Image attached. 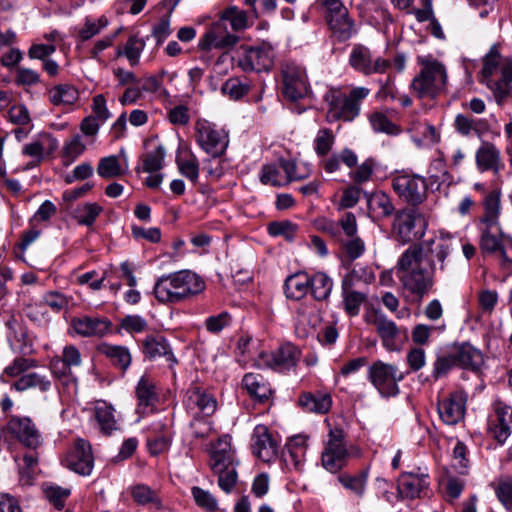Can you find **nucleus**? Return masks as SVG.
<instances>
[{
	"instance_id": "nucleus-37",
	"label": "nucleus",
	"mask_w": 512,
	"mask_h": 512,
	"mask_svg": "<svg viewBox=\"0 0 512 512\" xmlns=\"http://www.w3.org/2000/svg\"><path fill=\"white\" fill-rule=\"evenodd\" d=\"M328 26L335 38L338 41L344 42L352 38L357 33V25L355 21L350 17L348 10L346 13H341L332 18L328 22Z\"/></svg>"
},
{
	"instance_id": "nucleus-12",
	"label": "nucleus",
	"mask_w": 512,
	"mask_h": 512,
	"mask_svg": "<svg viewBox=\"0 0 512 512\" xmlns=\"http://www.w3.org/2000/svg\"><path fill=\"white\" fill-rule=\"evenodd\" d=\"M282 94L291 101L305 97L309 92L306 70L295 62H285L281 65Z\"/></svg>"
},
{
	"instance_id": "nucleus-5",
	"label": "nucleus",
	"mask_w": 512,
	"mask_h": 512,
	"mask_svg": "<svg viewBox=\"0 0 512 512\" xmlns=\"http://www.w3.org/2000/svg\"><path fill=\"white\" fill-rule=\"evenodd\" d=\"M370 94L366 87H354L349 94L340 89H329L324 95L327 104V119L329 121L354 120L360 113V103Z\"/></svg>"
},
{
	"instance_id": "nucleus-45",
	"label": "nucleus",
	"mask_w": 512,
	"mask_h": 512,
	"mask_svg": "<svg viewBox=\"0 0 512 512\" xmlns=\"http://www.w3.org/2000/svg\"><path fill=\"white\" fill-rule=\"evenodd\" d=\"M299 404L308 412L323 414L329 411L332 400L328 394L307 393L300 397Z\"/></svg>"
},
{
	"instance_id": "nucleus-7",
	"label": "nucleus",
	"mask_w": 512,
	"mask_h": 512,
	"mask_svg": "<svg viewBox=\"0 0 512 512\" xmlns=\"http://www.w3.org/2000/svg\"><path fill=\"white\" fill-rule=\"evenodd\" d=\"M419 63L422 68L413 79L411 88L420 98H434L445 89L446 68L441 62L431 58H419Z\"/></svg>"
},
{
	"instance_id": "nucleus-42",
	"label": "nucleus",
	"mask_w": 512,
	"mask_h": 512,
	"mask_svg": "<svg viewBox=\"0 0 512 512\" xmlns=\"http://www.w3.org/2000/svg\"><path fill=\"white\" fill-rule=\"evenodd\" d=\"M50 102L55 106L73 105L79 98L78 90L70 84H59L48 92Z\"/></svg>"
},
{
	"instance_id": "nucleus-27",
	"label": "nucleus",
	"mask_w": 512,
	"mask_h": 512,
	"mask_svg": "<svg viewBox=\"0 0 512 512\" xmlns=\"http://www.w3.org/2000/svg\"><path fill=\"white\" fill-rule=\"evenodd\" d=\"M368 323L373 325L383 346L392 350L395 348V339L399 334L397 325L382 312L374 311L368 316Z\"/></svg>"
},
{
	"instance_id": "nucleus-64",
	"label": "nucleus",
	"mask_w": 512,
	"mask_h": 512,
	"mask_svg": "<svg viewBox=\"0 0 512 512\" xmlns=\"http://www.w3.org/2000/svg\"><path fill=\"white\" fill-rule=\"evenodd\" d=\"M260 181L265 185L275 187L286 185L285 177L280 174V168L275 164H267L262 167Z\"/></svg>"
},
{
	"instance_id": "nucleus-28",
	"label": "nucleus",
	"mask_w": 512,
	"mask_h": 512,
	"mask_svg": "<svg viewBox=\"0 0 512 512\" xmlns=\"http://www.w3.org/2000/svg\"><path fill=\"white\" fill-rule=\"evenodd\" d=\"M477 169L480 172L493 171L498 174L503 168L500 150L490 142H484L475 153Z\"/></svg>"
},
{
	"instance_id": "nucleus-32",
	"label": "nucleus",
	"mask_w": 512,
	"mask_h": 512,
	"mask_svg": "<svg viewBox=\"0 0 512 512\" xmlns=\"http://www.w3.org/2000/svg\"><path fill=\"white\" fill-rule=\"evenodd\" d=\"M367 200L368 214L375 219H383L391 216L394 212V205L390 197L383 191L374 193L364 192Z\"/></svg>"
},
{
	"instance_id": "nucleus-57",
	"label": "nucleus",
	"mask_w": 512,
	"mask_h": 512,
	"mask_svg": "<svg viewBox=\"0 0 512 512\" xmlns=\"http://www.w3.org/2000/svg\"><path fill=\"white\" fill-rule=\"evenodd\" d=\"M102 210L97 203H85L76 209L77 222L81 225L92 226Z\"/></svg>"
},
{
	"instance_id": "nucleus-14",
	"label": "nucleus",
	"mask_w": 512,
	"mask_h": 512,
	"mask_svg": "<svg viewBox=\"0 0 512 512\" xmlns=\"http://www.w3.org/2000/svg\"><path fill=\"white\" fill-rule=\"evenodd\" d=\"M349 65L356 72L369 76L385 73L390 68L391 62L380 56H375L369 47L356 44L351 49Z\"/></svg>"
},
{
	"instance_id": "nucleus-35",
	"label": "nucleus",
	"mask_w": 512,
	"mask_h": 512,
	"mask_svg": "<svg viewBox=\"0 0 512 512\" xmlns=\"http://www.w3.org/2000/svg\"><path fill=\"white\" fill-rule=\"evenodd\" d=\"M456 131L462 136H482L489 131V123L486 119L474 118L464 114H458L454 120Z\"/></svg>"
},
{
	"instance_id": "nucleus-22",
	"label": "nucleus",
	"mask_w": 512,
	"mask_h": 512,
	"mask_svg": "<svg viewBox=\"0 0 512 512\" xmlns=\"http://www.w3.org/2000/svg\"><path fill=\"white\" fill-rule=\"evenodd\" d=\"M489 423L495 439L503 444L511 434L512 407L501 400L494 401Z\"/></svg>"
},
{
	"instance_id": "nucleus-8",
	"label": "nucleus",
	"mask_w": 512,
	"mask_h": 512,
	"mask_svg": "<svg viewBox=\"0 0 512 512\" xmlns=\"http://www.w3.org/2000/svg\"><path fill=\"white\" fill-rule=\"evenodd\" d=\"M353 451L359 455V449H348L345 442V433L338 427L330 428L327 441L321 455L323 467L330 473H337L347 466Z\"/></svg>"
},
{
	"instance_id": "nucleus-39",
	"label": "nucleus",
	"mask_w": 512,
	"mask_h": 512,
	"mask_svg": "<svg viewBox=\"0 0 512 512\" xmlns=\"http://www.w3.org/2000/svg\"><path fill=\"white\" fill-rule=\"evenodd\" d=\"M242 385L248 394L259 402L268 400L272 393L269 384L259 374H245L242 379Z\"/></svg>"
},
{
	"instance_id": "nucleus-2",
	"label": "nucleus",
	"mask_w": 512,
	"mask_h": 512,
	"mask_svg": "<svg viewBox=\"0 0 512 512\" xmlns=\"http://www.w3.org/2000/svg\"><path fill=\"white\" fill-rule=\"evenodd\" d=\"M421 251L408 247L399 257L396 270L405 292L421 301L434 285L435 275L422 266Z\"/></svg>"
},
{
	"instance_id": "nucleus-15",
	"label": "nucleus",
	"mask_w": 512,
	"mask_h": 512,
	"mask_svg": "<svg viewBox=\"0 0 512 512\" xmlns=\"http://www.w3.org/2000/svg\"><path fill=\"white\" fill-rule=\"evenodd\" d=\"M141 351L144 357L150 361L163 360L175 375V366L178 359L168 340L159 334L147 335L141 342Z\"/></svg>"
},
{
	"instance_id": "nucleus-63",
	"label": "nucleus",
	"mask_w": 512,
	"mask_h": 512,
	"mask_svg": "<svg viewBox=\"0 0 512 512\" xmlns=\"http://www.w3.org/2000/svg\"><path fill=\"white\" fill-rule=\"evenodd\" d=\"M297 225L290 221H275L268 225V233L271 236H283L286 240L292 241L297 232Z\"/></svg>"
},
{
	"instance_id": "nucleus-46",
	"label": "nucleus",
	"mask_w": 512,
	"mask_h": 512,
	"mask_svg": "<svg viewBox=\"0 0 512 512\" xmlns=\"http://www.w3.org/2000/svg\"><path fill=\"white\" fill-rule=\"evenodd\" d=\"M12 387L17 391H25L27 389L34 388L41 392H46L50 389L51 382L46 376L32 372L21 376L13 383Z\"/></svg>"
},
{
	"instance_id": "nucleus-54",
	"label": "nucleus",
	"mask_w": 512,
	"mask_h": 512,
	"mask_svg": "<svg viewBox=\"0 0 512 512\" xmlns=\"http://www.w3.org/2000/svg\"><path fill=\"white\" fill-rule=\"evenodd\" d=\"M369 122L375 132L388 135H398L400 133V128L382 112L374 111L369 116Z\"/></svg>"
},
{
	"instance_id": "nucleus-36",
	"label": "nucleus",
	"mask_w": 512,
	"mask_h": 512,
	"mask_svg": "<svg viewBox=\"0 0 512 512\" xmlns=\"http://www.w3.org/2000/svg\"><path fill=\"white\" fill-rule=\"evenodd\" d=\"M95 419L102 433L110 435L118 429L114 407L104 400H97L94 403Z\"/></svg>"
},
{
	"instance_id": "nucleus-50",
	"label": "nucleus",
	"mask_w": 512,
	"mask_h": 512,
	"mask_svg": "<svg viewBox=\"0 0 512 512\" xmlns=\"http://www.w3.org/2000/svg\"><path fill=\"white\" fill-rule=\"evenodd\" d=\"M97 173L104 179H111L122 176L125 169L121 166L118 156L111 155L99 160Z\"/></svg>"
},
{
	"instance_id": "nucleus-55",
	"label": "nucleus",
	"mask_w": 512,
	"mask_h": 512,
	"mask_svg": "<svg viewBox=\"0 0 512 512\" xmlns=\"http://www.w3.org/2000/svg\"><path fill=\"white\" fill-rule=\"evenodd\" d=\"M176 162L180 174L193 184H196L199 178V162L197 157L193 153H190L185 158L177 159Z\"/></svg>"
},
{
	"instance_id": "nucleus-53",
	"label": "nucleus",
	"mask_w": 512,
	"mask_h": 512,
	"mask_svg": "<svg viewBox=\"0 0 512 512\" xmlns=\"http://www.w3.org/2000/svg\"><path fill=\"white\" fill-rule=\"evenodd\" d=\"M220 17L226 24L227 22L230 23L233 31H241L248 27L246 12L236 6L225 9Z\"/></svg>"
},
{
	"instance_id": "nucleus-31",
	"label": "nucleus",
	"mask_w": 512,
	"mask_h": 512,
	"mask_svg": "<svg viewBox=\"0 0 512 512\" xmlns=\"http://www.w3.org/2000/svg\"><path fill=\"white\" fill-rule=\"evenodd\" d=\"M172 434L169 424L157 421L151 425L147 446L152 455H159L168 450L171 444Z\"/></svg>"
},
{
	"instance_id": "nucleus-24",
	"label": "nucleus",
	"mask_w": 512,
	"mask_h": 512,
	"mask_svg": "<svg viewBox=\"0 0 512 512\" xmlns=\"http://www.w3.org/2000/svg\"><path fill=\"white\" fill-rule=\"evenodd\" d=\"M251 446L253 454L263 462H271L277 458L278 443L265 425H257L254 428Z\"/></svg>"
},
{
	"instance_id": "nucleus-56",
	"label": "nucleus",
	"mask_w": 512,
	"mask_h": 512,
	"mask_svg": "<svg viewBox=\"0 0 512 512\" xmlns=\"http://www.w3.org/2000/svg\"><path fill=\"white\" fill-rule=\"evenodd\" d=\"M145 42L135 36H131L122 51H118V55H124L129 61L131 66H136L139 63V59L142 51L144 50Z\"/></svg>"
},
{
	"instance_id": "nucleus-13",
	"label": "nucleus",
	"mask_w": 512,
	"mask_h": 512,
	"mask_svg": "<svg viewBox=\"0 0 512 512\" xmlns=\"http://www.w3.org/2000/svg\"><path fill=\"white\" fill-rule=\"evenodd\" d=\"M3 435H10L25 447L36 450L42 445L40 430L29 417L12 416L2 428Z\"/></svg>"
},
{
	"instance_id": "nucleus-16",
	"label": "nucleus",
	"mask_w": 512,
	"mask_h": 512,
	"mask_svg": "<svg viewBox=\"0 0 512 512\" xmlns=\"http://www.w3.org/2000/svg\"><path fill=\"white\" fill-rule=\"evenodd\" d=\"M275 51L268 43L247 48L238 60L244 71H269L274 65Z\"/></svg>"
},
{
	"instance_id": "nucleus-18",
	"label": "nucleus",
	"mask_w": 512,
	"mask_h": 512,
	"mask_svg": "<svg viewBox=\"0 0 512 512\" xmlns=\"http://www.w3.org/2000/svg\"><path fill=\"white\" fill-rule=\"evenodd\" d=\"M65 466L79 475H90L94 467L90 443L84 439H77L73 449L65 458Z\"/></svg>"
},
{
	"instance_id": "nucleus-49",
	"label": "nucleus",
	"mask_w": 512,
	"mask_h": 512,
	"mask_svg": "<svg viewBox=\"0 0 512 512\" xmlns=\"http://www.w3.org/2000/svg\"><path fill=\"white\" fill-rule=\"evenodd\" d=\"M54 150L57 147V141L49 134L41 136L39 139L28 143L23 148V154L34 157L39 162L44 155L46 148Z\"/></svg>"
},
{
	"instance_id": "nucleus-21",
	"label": "nucleus",
	"mask_w": 512,
	"mask_h": 512,
	"mask_svg": "<svg viewBox=\"0 0 512 512\" xmlns=\"http://www.w3.org/2000/svg\"><path fill=\"white\" fill-rule=\"evenodd\" d=\"M184 405L193 416H211L217 409L215 397L199 386H192L186 392Z\"/></svg>"
},
{
	"instance_id": "nucleus-1",
	"label": "nucleus",
	"mask_w": 512,
	"mask_h": 512,
	"mask_svg": "<svg viewBox=\"0 0 512 512\" xmlns=\"http://www.w3.org/2000/svg\"><path fill=\"white\" fill-rule=\"evenodd\" d=\"M500 192L491 191L483 200V214L479 218L480 242L483 253L497 257L500 266L512 272V238L500 225Z\"/></svg>"
},
{
	"instance_id": "nucleus-59",
	"label": "nucleus",
	"mask_w": 512,
	"mask_h": 512,
	"mask_svg": "<svg viewBox=\"0 0 512 512\" xmlns=\"http://www.w3.org/2000/svg\"><path fill=\"white\" fill-rule=\"evenodd\" d=\"M191 494L195 503L202 509L209 512H214L218 509L217 499L209 491L193 486Z\"/></svg>"
},
{
	"instance_id": "nucleus-20",
	"label": "nucleus",
	"mask_w": 512,
	"mask_h": 512,
	"mask_svg": "<svg viewBox=\"0 0 512 512\" xmlns=\"http://www.w3.org/2000/svg\"><path fill=\"white\" fill-rule=\"evenodd\" d=\"M239 38L227 29V24L219 18L213 22L199 42L203 50L224 49L234 46Z\"/></svg>"
},
{
	"instance_id": "nucleus-62",
	"label": "nucleus",
	"mask_w": 512,
	"mask_h": 512,
	"mask_svg": "<svg viewBox=\"0 0 512 512\" xmlns=\"http://www.w3.org/2000/svg\"><path fill=\"white\" fill-rule=\"evenodd\" d=\"M43 492L49 502L57 509H62L64 507L65 501L71 493L70 489L57 485H44Z\"/></svg>"
},
{
	"instance_id": "nucleus-10",
	"label": "nucleus",
	"mask_w": 512,
	"mask_h": 512,
	"mask_svg": "<svg viewBox=\"0 0 512 512\" xmlns=\"http://www.w3.org/2000/svg\"><path fill=\"white\" fill-rule=\"evenodd\" d=\"M427 226L426 218L419 211L405 209L396 213L392 231L398 241L408 243L421 239L425 235Z\"/></svg>"
},
{
	"instance_id": "nucleus-17",
	"label": "nucleus",
	"mask_w": 512,
	"mask_h": 512,
	"mask_svg": "<svg viewBox=\"0 0 512 512\" xmlns=\"http://www.w3.org/2000/svg\"><path fill=\"white\" fill-rule=\"evenodd\" d=\"M394 191L407 202L416 205L421 203L426 196V181L415 175H398L393 178Z\"/></svg>"
},
{
	"instance_id": "nucleus-33",
	"label": "nucleus",
	"mask_w": 512,
	"mask_h": 512,
	"mask_svg": "<svg viewBox=\"0 0 512 512\" xmlns=\"http://www.w3.org/2000/svg\"><path fill=\"white\" fill-rule=\"evenodd\" d=\"M428 485L427 474L405 473L400 479L398 490L402 497L415 499L420 497L421 493L427 489Z\"/></svg>"
},
{
	"instance_id": "nucleus-48",
	"label": "nucleus",
	"mask_w": 512,
	"mask_h": 512,
	"mask_svg": "<svg viewBox=\"0 0 512 512\" xmlns=\"http://www.w3.org/2000/svg\"><path fill=\"white\" fill-rule=\"evenodd\" d=\"M86 150V145L81 135L76 134L64 143L62 148V162L64 166H70Z\"/></svg>"
},
{
	"instance_id": "nucleus-4",
	"label": "nucleus",
	"mask_w": 512,
	"mask_h": 512,
	"mask_svg": "<svg viewBox=\"0 0 512 512\" xmlns=\"http://www.w3.org/2000/svg\"><path fill=\"white\" fill-rule=\"evenodd\" d=\"M205 289L204 280L195 272L181 270L159 277L153 288L160 303H179L196 296Z\"/></svg>"
},
{
	"instance_id": "nucleus-11",
	"label": "nucleus",
	"mask_w": 512,
	"mask_h": 512,
	"mask_svg": "<svg viewBox=\"0 0 512 512\" xmlns=\"http://www.w3.org/2000/svg\"><path fill=\"white\" fill-rule=\"evenodd\" d=\"M195 138L198 145L214 158L221 156L229 143L226 131L205 119L196 121Z\"/></svg>"
},
{
	"instance_id": "nucleus-26",
	"label": "nucleus",
	"mask_w": 512,
	"mask_h": 512,
	"mask_svg": "<svg viewBox=\"0 0 512 512\" xmlns=\"http://www.w3.org/2000/svg\"><path fill=\"white\" fill-rule=\"evenodd\" d=\"M300 351L292 344L282 345L273 353H263L262 359L266 366L283 372L296 366Z\"/></svg>"
},
{
	"instance_id": "nucleus-47",
	"label": "nucleus",
	"mask_w": 512,
	"mask_h": 512,
	"mask_svg": "<svg viewBox=\"0 0 512 512\" xmlns=\"http://www.w3.org/2000/svg\"><path fill=\"white\" fill-rule=\"evenodd\" d=\"M131 496L139 505H152L159 509L162 505L158 493L146 484H136L131 487Z\"/></svg>"
},
{
	"instance_id": "nucleus-23",
	"label": "nucleus",
	"mask_w": 512,
	"mask_h": 512,
	"mask_svg": "<svg viewBox=\"0 0 512 512\" xmlns=\"http://www.w3.org/2000/svg\"><path fill=\"white\" fill-rule=\"evenodd\" d=\"M466 410V395L462 391H456L449 397L438 402L437 411L440 419L446 425H456L463 418Z\"/></svg>"
},
{
	"instance_id": "nucleus-41",
	"label": "nucleus",
	"mask_w": 512,
	"mask_h": 512,
	"mask_svg": "<svg viewBox=\"0 0 512 512\" xmlns=\"http://www.w3.org/2000/svg\"><path fill=\"white\" fill-rule=\"evenodd\" d=\"M334 282L324 272L310 275V293L316 301H328L333 290Z\"/></svg>"
},
{
	"instance_id": "nucleus-38",
	"label": "nucleus",
	"mask_w": 512,
	"mask_h": 512,
	"mask_svg": "<svg viewBox=\"0 0 512 512\" xmlns=\"http://www.w3.org/2000/svg\"><path fill=\"white\" fill-rule=\"evenodd\" d=\"M457 366L478 371L483 364L482 353L469 344H462L454 349Z\"/></svg>"
},
{
	"instance_id": "nucleus-60",
	"label": "nucleus",
	"mask_w": 512,
	"mask_h": 512,
	"mask_svg": "<svg viewBox=\"0 0 512 512\" xmlns=\"http://www.w3.org/2000/svg\"><path fill=\"white\" fill-rule=\"evenodd\" d=\"M108 25L106 17H100L96 20L87 18L83 27L78 32V37L82 41H87L99 34Z\"/></svg>"
},
{
	"instance_id": "nucleus-25",
	"label": "nucleus",
	"mask_w": 512,
	"mask_h": 512,
	"mask_svg": "<svg viewBox=\"0 0 512 512\" xmlns=\"http://www.w3.org/2000/svg\"><path fill=\"white\" fill-rule=\"evenodd\" d=\"M71 327L81 337H103L111 330L112 323L107 318L82 315L71 319Z\"/></svg>"
},
{
	"instance_id": "nucleus-9",
	"label": "nucleus",
	"mask_w": 512,
	"mask_h": 512,
	"mask_svg": "<svg viewBox=\"0 0 512 512\" xmlns=\"http://www.w3.org/2000/svg\"><path fill=\"white\" fill-rule=\"evenodd\" d=\"M367 378L382 397L389 398L399 394L398 383L404 375L397 365L376 360L369 365Z\"/></svg>"
},
{
	"instance_id": "nucleus-52",
	"label": "nucleus",
	"mask_w": 512,
	"mask_h": 512,
	"mask_svg": "<svg viewBox=\"0 0 512 512\" xmlns=\"http://www.w3.org/2000/svg\"><path fill=\"white\" fill-rule=\"evenodd\" d=\"M251 82L239 77H231L222 86V92L233 100H239L251 90Z\"/></svg>"
},
{
	"instance_id": "nucleus-19",
	"label": "nucleus",
	"mask_w": 512,
	"mask_h": 512,
	"mask_svg": "<svg viewBox=\"0 0 512 512\" xmlns=\"http://www.w3.org/2000/svg\"><path fill=\"white\" fill-rule=\"evenodd\" d=\"M360 279V275L354 269L346 274L341 282V296L344 311L350 317L359 315L362 304L366 301V293L356 291L354 286Z\"/></svg>"
},
{
	"instance_id": "nucleus-44",
	"label": "nucleus",
	"mask_w": 512,
	"mask_h": 512,
	"mask_svg": "<svg viewBox=\"0 0 512 512\" xmlns=\"http://www.w3.org/2000/svg\"><path fill=\"white\" fill-rule=\"evenodd\" d=\"M368 480V471L363 470L356 475L341 474L338 476V482L347 490L352 492L358 498H362L366 491Z\"/></svg>"
},
{
	"instance_id": "nucleus-6",
	"label": "nucleus",
	"mask_w": 512,
	"mask_h": 512,
	"mask_svg": "<svg viewBox=\"0 0 512 512\" xmlns=\"http://www.w3.org/2000/svg\"><path fill=\"white\" fill-rule=\"evenodd\" d=\"M410 247L419 248L421 261L426 258L429 270L436 276H449L453 271L452 253L454 251L453 238L449 234L441 233Z\"/></svg>"
},
{
	"instance_id": "nucleus-40",
	"label": "nucleus",
	"mask_w": 512,
	"mask_h": 512,
	"mask_svg": "<svg viewBox=\"0 0 512 512\" xmlns=\"http://www.w3.org/2000/svg\"><path fill=\"white\" fill-rule=\"evenodd\" d=\"M284 291L289 299H302L310 291V275L307 273H296L289 276L285 281Z\"/></svg>"
},
{
	"instance_id": "nucleus-30",
	"label": "nucleus",
	"mask_w": 512,
	"mask_h": 512,
	"mask_svg": "<svg viewBox=\"0 0 512 512\" xmlns=\"http://www.w3.org/2000/svg\"><path fill=\"white\" fill-rule=\"evenodd\" d=\"M135 396L139 409H152L156 405L159 399L157 386L150 374L144 373L140 377L135 387Z\"/></svg>"
},
{
	"instance_id": "nucleus-34",
	"label": "nucleus",
	"mask_w": 512,
	"mask_h": 512,
	"mask_svg": "<svg viewBox=\"0 0 512 512\" xmlns=\"http://www.w3.org/2000/svg\"><path fill=\"white\" fill-rule=\"evenodd\" d=\"M98 352L104 355L113 366L122 371H126L131 365L132 355L125 346L102 343L98 346Z\"/></svg>"
},
{
	"instance_id": "nucleus-51",
	"label": "nucleus",
	"mask_w": 512,
	"mask_h": 512,
	"mask_svg": "<svg viewBox=\"0 0 512 512\" xmlns=\"http://www.w3.org/2000/svg\"><path fill=\"white\" fill-rule=\"evenodd\" d=\"M166 150L163 145L156 146L153 150L147 152L142 158V170L147 173H154L161 170L164 166Z\"/></svg>"
},
{
	"instance_id": "nucleus-43",
	"label": "nucleus",
	"mask_w": 512,
	"mask_h": 512,
	"mask_svg": "<svg viewBox=\"0 0 512 512\" xmlns=\"http://www.w3.org/2000/svg\"><path fill=\"white\" fill-rule=\"evenodd\" d=\"M14 460L18 467L20 481L25 485H30L38 465V454L35 451L29 452L22 457H15Z\"/></svg>"
},
{
	"instance_id": "nucleus-58",
	"label": "nucleus",
	"mask_w": 512,
	"mask_h": 512,
	"mask_svg": "<svg viewBox=\"0 0 512 512\" xmlns=\"http://www.w3.org/2000/svg\"><path fill=\"white\" fill-rule=\"evenodd\" d=\"M221 471L213 472L218 476V486L225 493H230L237 483L236 464L224 465Z\"/></svg>"
},
{
	"instance_id": "nucleus-3",
	"label": "nucleus",
	"mask_w": 512,
	"mask_h": 512,
	"mask_svg": "<svg viewBox=\"0 0 512 512\" xmlns=\"http://www.w3.org/2000/svg\"><path fill=\"white\" fill-rule=\"evenodd\" d=\"M482 63L479 81L492 92L497 104L502 105L512 96V60L502 59L498 46L494 44Z\"/></svg>"
},
{
	"instance_id": "nucleus-29",
	"label": "nucleus",
	"mask_w": 512,
	"mask_h": 512,
	"mask_svg": "<svg viewBox=\"0 0 512 512\" xmlns=\"http://www.w3.org/2000/svg\"><path fill=\"white\" fill-rule=\"evenodd\" d=\"M231 440L229 435H224L213 446L209 461V466L213 472L221 471V467H224V465L237 464Z\"/></svg>"
},
{
	"instance_id": "nucleus-61",
	"label": "nucleus",
	"mask_w": 512,
	"mask_h": 512,
	"mask_svg": "<svg viewBox=\"0 0 512 512\" xmlns=\"http://www.w3.org/2000/svg\"><path fill=\"white\" fill-rule=\"evenodd\" d=\"M335 142L332 131L328 128H322L318 131L314 139V150L318 156L327 155Z\"/></svg>"
}]
</instances>
